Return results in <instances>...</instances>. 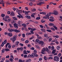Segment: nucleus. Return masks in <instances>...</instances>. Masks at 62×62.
Segmentation results:
<instances>
[{"label":"nucleus","mask_w":62,"mask_h":62,"mask_svg":"<svg viewBox=\"0 0 62 62\" xmlns=\"http://www.w3.org/2000/svg\"><path fill=\"white\" fill-rule=\"evenodd\" d=\"M30 57H32V58H33L35 57V56H34L33 54H31L30 55Z\"/></svg>","instance_id":"7c9ffc66"},{"label":"nucleus","mask_w":62,"mask_h":62,"mask_svg":"<svg viewBox=\"0 0 62 62\" xmlns=\"http://www.w3.org/2000/svg\"><path fill=\"white\" fill-rule=\"evenodd\" d=\"M28 47H29V48H30L31 46L30 44H29L28 45Z\"/></svg>","instance_id":"e2e57ef3"},{"label":"nucleus","mask_w":62,"mask_h":62,"mask_svg":"<svg viewBox=\"0 0 62 62\" xmlns=\"http://www.w3.org/2000/svg\"><path fill=\"white\" fill-rule=\"evenodd\" d=\"M8 31L10 32H12L13 31H14V30L12 29H10V28L8 29Z\"/></svg>","instance_id":"f8f14e48"},{"label":"nucleus","mask_w":62,"mask_h":62,"mask_svg":"<svg viewBox=\"0 0 62 62\" xmlns=\"http://www.w3.org/2000/svg\"><path fill=\"white\" fill-rule=\"evenodd\" d=\"M57 49L58 50H59V48H60V46H57L56 47Z\"/></svg>","instance_id":"bb28decb"},{"label":"nucleus","mask_w":62,"mask_h":62,"mask_svg":"<svg viewBox=\"0 0 62 62\" xmlns=\"http://www.w3.org/2000/svg\"><path fill=\"white\" fill-rule=\"evenodd\" d=\"M50 29H51V30H52L53 31H55V30L54 28L51 27Z\"/></svg>","instance_id":"4c0bfd02"},{"label":"nucleus","mask_w":62,"mask_h":62,"mask_svg":"<svg viewBox=\"0 0 62 62\" xmlns=\"http://www.w3.org/2000/svg\"><path fill=\"white\" fill-rule=\"evenodd\" d=\"M46 31L48 32H52V31L50 30H46Z\"/></svg>","instance_id":"473e14b6"},{"label":"nucleus","mask_w":62,"mask_h":62,"mask_svg":"<svg viewBox=\"0 0 62 62\" xmlns=\"http://www.w3.org/2000/svg\"><path fill=\"white\" fill-rule=\"evenodd\" d=\"M19 43V42L18 41H17L15 43V44L16 45H18Z\"/></svg>","instance_id":"79ce46f5"},{"label":"nucleus","mask_w":62,"mask_h":62,"mask_svg":"<svg viewBox=\"0 0 62 62\" xmlns=\"http://www.w3.org/2000/svg\"><path fill=\"white\" fill-rule=\"evenodd\" d=\"M49 59H51L52 60L53 59V58L52 57H49Z\"/></svg>","instance_id":"ea45409f"},{"label":"nucleus","mask_w":62,"mask_h":62,"mask_svg":"<svg viewBox=\"0 0 62 62\" xmlns=\"http://www.w3.org/2000/svg\"><path fill=\"white\" fill-rule=\"evenodd\" d=\"M8 35L9 37H12L13 36V35L12 33H8Z\"/></svg>","instance_id":"9b49d317"},{"label":"nucleus","mask_w":62,"mask_h":62,"mask_svg":"<svg viewBox=\"0 0 62 62\" xmlns=\"http://www.w3.org/2000/svg\"><path fill=\"white\" fill-rule=\"evenodd\" d=\"M9 58V56L8 55L6 57V58Z\"/></svg>","instance_id":"bf43d9fd"},{"label":"nucleus","mask_w":62,"mask_h":62,"mask_svg":"<svg viewBox=\"0 0 62 62\" xmlns=\"http://www.w3.org/2000/svg\"><path fill=\"white\" fill-rule=\"evenodd\" d=\"M13 59H12V58H10V61L11 62H13Z\"/></svg>","instance_id":"c03bdc74"},{"label":"nucleus","mask_w":62,"mask_h":62,"mask_svg":"<svg viewBox=\"0 0 62 62\" xmlns=\"http://www.w3.org/2000/svg\"><path fill=\"white\" fill-rule=\"evenodd\" d=\"M40 19V17H37L36 19V20H39Z\"/></svg>","instance_id":"37998d69"},{"label":"nucleus","mask_w":62,"mask_h":62,"mask_svg":"<svg viewBox=\"0 0 62 62\" xmlns=\"http://www.w3.org/2000/svg\"><path fill=\"white\" fill-rule=\"evenodd\" d=\"M51 50H53L54 49V46H52Z\"/></svg>","instance_id":"4d7b16f0"},{"label":"nucleus","mask_w":62,"mask_h":62,"mask_svg":"<svg viewBox=\"0 0 62 62\" xmlns=\"http://www.w3.org/2000/svg\"><path fill=\"white\" fill-rule=\"evenodd\" d=\"M39 13L40 14H43L44 15H46V13L45 12H40Z\"/></svg>","instance_id":"2eb2a0df"},{"label":"nucleus","mask_w":62,"mask_h":62,"mask_svg":"<svg viewBox=\"0 0 62 62\" xmlns=\"http://www.w3.org/2000/svg\"><path fill=\"white\" fill-rule=\"evenodd\" d=\"M26 18H27L28 19H31V16H25Z\"/></svg>","instance_id":"4468645a"},{"label":"nucleus","mask_w":62,"mask_h":62,"mask_svg":"<svg viewBox=\"0 0 62 62\" xmlns=\"http://www.w3.org/2000/svg\"><path fill=\"white\" fill-rule=\"evenodd\" d=\"M19 45H20V46H23V45L22 43H20Z\"/></svg>","instance_id":"a18cd8bd"},{"label":"nucleus","mask_w":62,"mask_h":62,"mask_svg":"<svg viewBox=\"0 0 62 62\" xmlns=\"http://www.w3.org/2000/svg\"><path fill=\"white\" fill-rule=\"evenodd\" d=\"M1 16L3 18H4V17L5 16V15L4 14H2L1 15Z\"/></svg>","instance_id":"cd10ccee"},{"label":"nucleus","mask_w":62,"mask_h":62,"mask_svg":"<svg viewBox=\"0 0 62 62\" xmlns=\"http://www.w3.org/2000/svg\"><path fill=\"white\" fill-rule=\"evenodd\" d=\"M48 49L50 50L51 49V46H49L48 47Z\"/></svg>","instance_id":"680f3d73"},{"label":"nucleus","mask_w":62,"mask_h":62,"mask_svg":"<svg viewBox=\"0 0 62 62\" xmlns=\"http://www.w3.org/2000/svg\"><path fill=\"white\" fill-rule=\"evenodd\" d=\"M11 20V19H8L7 20V21L8 22H10Z\"/></svg>","instance_id":"864d4df0"},{"label":"nucleus","mask_w":62,"mask_h":62,"mask_svg":"<svg viewBox=\"0 0 62 62\" xmlns=\"http://www.w3.org/2000/svg\"><path fill=\"white\" fill-rule=\"evenodd\" d=\"M44 58L45 60H47V58L45 56L44 57Z\"/></svg>","instance_id":"774afa93"},{"label":"nucleus","mask_w":62,"mask_h":62,"mask_svg":"<svg viewBox=\"0 0 62 62\" xmlns=\"http://www.w3.org/2000/svg\"><path fill=\"white\" fill-rule=\"evenodd\" d=\"M22 36L23 37V38H25V34H22Z\"/></svg>","instance_id":"052dcab7"},{"label":"nucleus","mask_w":62,"mask_h":62,"mask_svg":"<svg viewBox=\"0 0 62 62\" xmlns=\"http://www.w3.org/2000/svg\"><path fill=\"white\" fill-rule=\"evenodd\" d=\"M3 20H4L5 22H7L8 21V19H7V18H3Z\"/></svg>","instance_id":"aec40b11"},{"label":"nucleus","mask_w":62,"mask_h":62,"mask_svg":"<svg viewBox=\"0 0 62 62\" xmlns=\"http://www.w3.org/2000/svg\"><path fill=\"white\" fill-rule=\"evenodd\" d=\"M52 13L51 12H50L49 13H48L47 15H46V17L47 18V19H50V17L49 16H51Z\"/></svg>","instance_id":"39448f33"},{"label":"nucleus","mask_w":62,"mask_h":62,"mask_svg":"<svg viewBox=\"0 0 62 62\" xmlns=\"http://www.w3.org/2000/svg\"><path fill=\"white\" fill-rule=\"evenodd\" d=\"M29 5L30 6H32L33 5V3L31 2H30L29 3Z\"/></svg>","instance_id":"2f4dec72"},{"label":"nucleus","mask_w":62,"mask_h":62,"mask_svg":"<svg viewBox=\"0 0 62 62\" xmlns=\"http://www.w3.org/2000/svg\"><path fill=\"white\" fill-rule=\"evenodd\" d=\"M30 12V11H25V14H26L27 15L28 14V13H29Z\"/></svg>","instance_id":"393cba45"},{"label":"nucleus","mask_w":62,"mask_h":62,"mask_svg":"<svg viewBox=\"0 0 62 62\" xmlns=\"http://www.w3.org/2000/svg\"><path fill=\"white\" fill-rule=\"evenodd\" d=\"M54 12L55 15H57L58 14V12L56 10H55L54 11Z\"/></svg>","instance_id":"1a4fd4ad"},{"label":"nucleus","mask_w":62,"mask_h":62,"mask_svg":"<svg viewBox=\"0 0 62 62\" xmlns=\"http://www.w3.org/2000/svg\"><path fill=\"white\" fill-rule=\"evenodd\" d=\"M36 41L37 42H39V41H40L39 40V39H36Z\"/></svg>","instance_id":"c9c22d12"},{"label":"nucleus","mask_w":62,"mask_h":62,"mask_svg":"<svg viewBox=\"0 0 62 62\" xmlns=\"http://www.w3.org/2000/svg\"><path fill=\"white\" fill-rule=\"evenodd\" d=\"M48 35H47V34H44V37H47Z\"/></svg>","instance_id":"69168bd1"},{"label":"nucleus","mask_w":62,"mask_h":62,"mask_svg":"<svg viewBox=\"0 0 62 62\" xmlns=\"http://www.w3.org/2000/svg\"><path fill=\"white\" fill-rule=\"evenodd\" d=\"M39 1L42 4H44V1L42 0H39Z\"/></svg>","instance_id":"ddd939ff"},{"label":"nucleus","mask_w":62,"mask_h":62,"mask_svg":"<svg viewBox=\"0 0 62 62\" xmlns=\"http://www.w3.org/2000/svg\"><path fill=\"white\" fill-rule=\"evenodd\" d=\"M34 54H36V53H37V50H34Z\"/></svg>","instance_id":"09e8293b"},{"label":"nucleus","mask_w":62,"mask_h":62,"mask_svg":"<svg viewBox=\"0 0 62 62\" xmlns=\"http://www.w3.org/2000/svg\"><path fill=\"white\" fill-rule=\"evenodd\" d=\"M31 50H35V48L33 47H32L31 48Z\"/></svg>","instance_id":"3c124183"},{"label":"nucleus","mask_w":62,"mask_h":62,"mask_svg":"<svg viewBox=\"0 0 62 62\" xmlns=\"http://www.w3.org/2000/svg\"><path fill=\"white\" fill-rule=\"evenodd\" d=\"M49 49H48V48L47 47H46V48L44 47L42 50L41 53L43 54H45L46 53H45V52H46V51L48 52V51H49Z\"/></svg>","instance_id":"f257e3e1"},{"label":"nucleus","mask_w":62,"mask_h":62,"mask_svg":"<svg viewBox=\"0 0 62 62\" xmlns=\"http://www.w3.org/2000/svg\"><path fill=\"white\" fill-rule=\"evenodd\" d=\"M8 45V48H9V49H10V48H11V45L10 44V43H7L5 46L7 48H8L7 47Z\"/></svg>","instance_id":"20e7f679"},{"label":"nucleus","mask_w":62,"mask_h":62,"mask_svg":"<svg viewBox=\"0 0 62 62\" xmlns=\"http://www.w3.org/2000/svg\"><path fill=\"white\" fill-rule=\"evenodd\" d=\"M7 39H5V40L3 42V43H4V44H6V43H7Z\"/></svg>","instance_id":"c85d7f7f"},{"label":"nucleus","mask_w":62,"mask_h":62,"mask_svg":"<svg viewBox=\"0 0 62 62\" xmlns=\"http://www.w3.org/2000/svg\"><path fill=\"white\" fill-rule=\"evenodd\" d=\"M18 23L19 24H22V22L20 21H19L18 22Z\"/></svg>","instance_id":"603ef678"},{"label":"nucleus","mask_w":62,"mask_h":62,"mask_svg":"<svg viewBox=\"0 0 62 62\" xmlns=\"http://www.w3.org/2000/svg\"><path fill=\"white\" fill-rule=\"evenodd\" d=\"M13 25L14 26V27H15V28H16L18 29V24H16V23H14L13 24Z\"/></svg>","instance_id":"6e6552de"},{"label":"nucleus","mask_w":62,"mask_h":62,"mask_svg":"<svg viewBox=\"0 0 62 62\" xmlns=\"http://www.w3.org/2000/svg\"><path fill=\"white\" fill-rule=\"evenodd\" d=\"M54 61H56L58 62L59 60V58L57 56H55L54 57Z\"/></svg>","instance_id":"7ed1b4c3"},{"label":"nucleus","mask_w":62,"mask_h":62,"mask_svg":"<svg viewBox=\"0 0 62 62\" xmlns=\"http://www.w3.org/2000/svg\"><path fill=\"white\" fill-rule=\"evenodd\" d=\"M5 51L6 52H8V51H10V50L8 48H6L5 49Z\"/></svg>","instance_id":"412c9836"},{"label":"nucleus","mask_w":62,"mask_h":62,"mask_svg":"<svg viewBox=\"0 0 62 62\" xmlns=\"http://www.w3.org/2000/svg\"><path fill=\"white\" fill-rule=\"evenodd\" d=\"M4 45V42H2V43L1 45V47H3Z\"/></svg>","instance_id":"a19ab883"},{"label":"nucleus","mask_w":62,"mask_h":62,"mask_svg":"<svg viewBox=\"0 0 62 62\" xmlns=\"http://www.w3.org/2000/svg\"><path fill=\"white\" fill-rule=\"evenodd\" d=\"M36 30V28H34L33 29H31V30H32V31H35V30Z\"/></svg>","instance_id":"5fc2aeb1"},{"label":"nucleus","mask_w":62,"mask_h":62,"mask_svg":"<svg viewBox=\"0 0 62 62\" xmlns=\"http://www.w3.org/2000/svg\"><path fill=\"white\" fill-rule=\"evenodd\" d=\"M52 40V39L50 38L49 39L48 41L49 42H51Z\"/></svg>","instance_id":"49530a36"},{"label":"nucleus","mask_w":62,"mask_h":62,"mask_svg":"<svg viewBox=\"0 0 62 62\" xmlns=\"http://www.w3.org/2000/svg\"><path fill=\"white\" fill-rule=\"evenodd\" d=\"M34 15H35V14L33 13L31 15V16L32 17H33V18H35V16H34Z\"/></svg>","instance_id":"c756f323"},{"label":"nucleus","mask_w":62,"mask_h":62,"mask_svg":"<svg viewBox=\"0 0 62 62\" xmlns=\"http://www.w3.org/2000/svg\"><path fill=\"white\" fill-rule=\"evenodd\" d=\"M41 30L43 32H46L45 29H41Z\"/></svg>","instance_id":"6ab92c4d"},{"label":"nucleus","mask_w":62,"mask_h":62,"mask_svg":"<svg viewBox=\"0 0 62 62\" xmlns=\"http://www.w3.org/2000/svg\"><path fill=\"white\" fill-rule=\"evenodd\" d=\"M5 18L7 19H8V18H9V16L7 15L5 16Z\"/></svg>","instance_id":"58836bf2"},{"label":"nucleus","mask_w":62,"mask_h":62,"mask_svg":"<svg viewBox=\"0 0 62 62\" xmlns=\"http://www.w3.org/2000/svg\"><path fill=\"white\" fill-rule=\"evenodd\" d=\"M33 54L34 55L35 57H38L39 56V55L37 54H36V53L34 54L33 53Z\"/></svg>","instance_id":"a211bd4d"},{"label":"nucleus","mask_w":62,"mask_h":62,"mask_svg":"<svg viewBox=\"0 0 62 62\" xmlns=\"http://www.w3.org/2000/svg\"><path fill=\"white\" fill-rule=\"evenodd\" d=\"M10 58H13V59H14V58H13V56L12 55H11Z\"/></svg>","instance_id":"6e6d98bb"},{"label":"nucleus","mask_w":62,"mask_h":62,"mask_svg":"<svg viewBox=\"0 0 62 62\" xmlns=\"http://www.w3.org/2000/svg\"><path fill=\"white\" fill-rule=\"evenodd\" d=\"M7 13L8 14H10V11H8Z\"/></svg>","instance_id":"0e129e2a"},{"label":"nucleus","mask_w":62,"mask_h":62,"mask_svg":"<svg viewBox=\"0 0 62 62\" xmlns=\"http://www.w3.org/2000/svg\"><path fill=\"white\" fill-rule=\"evenodd\" d=\"M34 38V36H32V37L31 38H30L29 39H33Z\"/></svg>","instance_id":"13d9d810"},{"label":"nucleus","mask_w":62,"mask_h":62,"mask_svg":"<svg viewBox=\"0 0 62 62\" xmlns=\"http://www.w3.org/2000/svg\"><path fill=\"white\" fill-rule=\"evenodd\" d=\"M14 32H15L16 33H18V32H19V30H18L17 29H15L14 30Z\"/></svg>","instance_id":"f3484780"},{"label":"nucleus","mask_w":62,"mask_h":62,"mask_svg":"<svg viewBox=\"0 0 62 62\" xmlns=\"http://www.w3.org/2000/svg\"><path fill=\"white\" fill-rule=\"evenodd\" d=\"M12 18L14 20H17V18L15 16L13 17Z\"/></svg>","instance_id":"4be33fe9"},{"label":"nucleus","mask_w":62,"mask_h":62,"mask_svg":"<svg viewBox=\"0 0 62 62\" xmlns=\"http://www.w3.org/2000/svg\"><path fill=\"white\" fill-rule=\"evenodd\" d=\"M39 44H41L42 45H43L44 44V42L42 41H40L39 42Z\"/></svg>","instance_id":"9d476101"},{"label":"nucleus","mask_w":62,"mask_h":62,"mask_svg":"<svg viewBox=\"0 0 62 62\" xmlns=\"http://www.w3.org/2000/svg\"><path fill=\"white\" fill-rule=\"evenodd\" d=\"M27 51L26 50H24L23 52V54H27V53L26 52Z\"/></svg>","instance_id":"5701e85b"},{"label":"nucleus","mask_w":62,"mask_h":62,"mask_svg":"<svg viewBox=\"0 0 62 62\" xmlns=\"http://www.w3.org/2000/svg\"><path fill=\"white\" fill-rule=\"evenodd\" d=\"M22 26H24V27H26V24L24 23H23L22 24Z\"/></svg>","instance_id":"a878e982"},{"label":"nucleus","mask_w":62,"mask_h":62,"mask_svg":"<svg viewBox=\"0 0 62 62\" xmlns=\"http://www.w3.org/2000/svg\"><path fill=\"white\" fill-rule=\"evenodd\" d=\"M49 21L51 22H53L54 21V17L53 16H51L50 17V19H49Z\"/></svg>","instance_id":"423d86ee"},{"label":"nucleus","mask_w":62,"mask_h":62,"mask_svg":"<svg viewBox=\"0 0 62 62\" xmlns=\"http://www.w3.org/2000/svg\"><path fill=\"white\" fill-rule=\"evenodd\" d=\"M20 50H21V52H22L23 50V47H20Z\"/></svg>","instance_id":"72a5a7b5"},{"label":"nucleus","mask_w":62,"mask_h":62,"mask_svg":"<svg viewBox=\"0 0 62 62\" xmlns=\"http://www.w3.org/2000/svg\"><path fill=\"white\" fill-rule=\"evenodd\" d=\"M10 15L11 16H12V17L14 16H15V13L13 11H11V13L10 14Z\"/></svg>","instance_id":"0eeeda50"},{"label":"nucleus","mask_w":62,"mask_h":62,"mask_svg":"<svg viewBox=\"0 0 62 62\" xmlns=\"http://www.w3.org/2000/svg\"><path fill=\"white\" fill-rule=\"evenodd\" d=\"M25 42L26 43H28L29 42V41L28 40H26L25 41Z\"/></svg>","instance_id":"de8ad7c7"},{"label":"nucleus","mask_w":62,"mask_h":62,"mask_svg":"<svg viewBox=\"0 0 62 62\" xmlns=\"http://www.w3.org/2000/svg\"><path fill=\"white\" fill-rule=\"evenodd\" d=\"M17 37V35H15L13 37V38L11 37L10 38V40L13 41V43L14 42V41L16 40V38Z\"/></svg>","instance_id":"f03ea898"},{"label":"nucleus","mask_w":62,"mask_h":62,"mask_svg":"<svg viewBox=\"0 0 62 62\" xmlns=\"http://www.w3.org/2000/svg\"><path fill=\"white\" fill-rule=\"evenodd\" d=\"M54 24H53L52 23H50L49 24V26H54Z\"/></svg>","instance_id":"dca6fc26"},{"label":"nucleus","mask_w":62,"mask_h":62,"mask_svg":"<svg viewBox=\"0 0 62 62\" xmlns=\"http://www.w3.org/2000/svg\"><path fill=\"white\" fill-rule=\"evenodd\" d=\"M37 38L38 39H42V37L40 36H39V37H37Z\"/></svg>","instance_id":"f704fd0d"},{"label":"nucleus","mask_w":62,"mask_h":62,"mask_svg":"<svg viewBox=\"0 0 62 62\" xmlns=\"http://www.w3.org/2000/svg\"><path fill=\"white\" fill-rule=\"evenodd\" d=\"M42 4L40 2L37 4V5H39V6H41Z\"/></svg>","instance_id":"e433bc0d"},{"label":"nucleus","mask_w":62,"mask_h":62,"mask_svg":"<svg viewBox=\"0 0 62 62\" xmlns=\"http://www.w3.org/2000/svg\"><path fill=\"white\" fill-rule=\"evenodd\" d=\"M56 52V50H53L52 51V54H54Z\"/></svg>","instance_id":"b1692460"},{"label":"nucleus","mask_w":62,"mask_h":62,"mask_svg":"<svg viewBox=\"0 0 62 62\" xmlns=\"http://www.w3.org/2000/svg\"><path fill=\"white\" fill-rule=\"evenodd\" d=\"M27 60H28V62H31V60L30 59H28Z\"/></svg>","instance_id":"8fccbe9b"},{"label":"nucleus","mask_w":62,"mask_h":62,"mask_svg":"<svg viewBox=\"0 0 62 62\" xmlns=\"http://www.w3.org/2000/svg\"><path fill=\"white\" fill-rule=\"evenodd\" d=\"M9 26H10V27H13V26L11 25V24H9Z\"/></svg>","instance_id":"338daca9"}]
</instances>
